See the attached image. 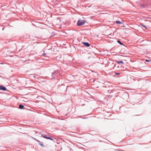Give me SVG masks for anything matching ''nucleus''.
Segmentation results:
<instances>
[{
    "label": "nucleus",
    "instance_id": "obj_2",
    "mask_svg": "<svg viewBox=\"0 0 151 151\" xmlns=\"http://www.w3.org/2000/svg\"><path fill=\"white\" fill-rule=\"evenodd\" d=\"M86 22L85 20H78L77 22V25L78 26H80L84 24Z\"/></svg>",
    "mask_w": 151,
    "mask_h": 151
},
{
    "label": "nucleus",
    "instance_id": "obj_1",
    "mask_svg": "<svg viewBox=\"0 0 151 151\" xmlns=\"http://www.w3.org/2000/svg\"><path fill=\"white\" fill-rule=\"evenodd\" d=\"M60 72L58 70H56L52 73V79H55V77H57L60 75Z\"/></svg>",
    "mask_w": 151,
    "mask_h": 151
},
{
    "label": "nucleus",
    "instance_id": "obj_12",
    "mask_svg": "<svg viewBox=\"0 0 151 151\" xmlns=\"http://www.w3.org/2000/svg\"><path fill=\"white\" fill-rule=\"evenodd\" d=\"M32 138L34 140H35L37 142V141H39L37 139H35L33 137H32Z\"/></svg>",
    "mask_w": 151,
    "mask_h": 151
},
{
    "label": "nucleus",
    "instance_id": "obj_14",
    "mask_svg": "<svg viewBox=\"0 0 151 151\" xmlns=\"http://www.w3.org/2000/svg\"><path fill=\"white\" fill-rule=\"evenodd\" d=\"M46 55V53H44L42 55Z\"/></svg>",
    "mask_w": 151,
    "mask_h": 151
},
{
    "label": "nucleus",
    "instance_id": "obj_11",
    "mask_svg": "<svg viewBox=\"0 0 151 151\" xmlns=\"http://www.w3.org/2000/svg\"><path fill=\"white\" fill-rule=\"evenodd\" d=\"M141 25H142V26H143L145 29L147 28V27H146V26L145 25H143L142 24H141Z\"/></svg>",
    "mask_w": 151,
    "mask_h": 151
},
{
    "label": "nucleus",
    "instance_id": "obj_6",
    "mask_svg": "<svg viewBox=\"0 0 151 151\" xmlns=\"http://www.w3.org/2000/svg\"><path fill=\"white\" fill-rule=\"evenodd\" d=\"M37 142L39 143V144L40 145H41L42 147H44V145L42 143V142H40L39 140V141H37Z\"/></svg>",
    "mask_w": 151,
    "mask_h": 151
},
{
    "label": "nucleus",
    "instance_id": "obj_15",
    "mask_svg": "<svg viewBox=\"0 0 151 151\" xmlns=\"http://www.w3.org/2000/svg\"><path fill=\"white\" fill-rule=\"evenodd\" d=\"M149 61V60H146V61H147V62H148V61Z\"/></svg>",
    "mask_w": 151,
    "mask_h": 151
},
{
    "label": "nucleus",
    "instance_id": "obj_10",
    "mask_svg": "<svg viewBox=\"0 0 151 151\" xmlns=\"http://www.w3.org/2000/svg\"><path fill=\"white\" fill-rule=\"evenodd\" d=\"M117 42L121 45H124V44H123L122 42H121L119 40H118L117 41Z\"/></svg>",
    "mask_w": 151,
    "mask_h": 151
},
{
    "label": "nucleus",
    "instance_id": "obj_9",
    "mask_svg": "<svg viewBox=\"0 0 151 151\" xmlns=\"http://www.w3.org/2000/svg\"><path fill=\"white\" fill-rule=\"evenodd\" d=\"M115 22L116 24H120L122 23L121 22L119 21H116Z\"/></svg>",
    "mask_w": 151,
    "mask_h": 151
},
{
    "label": "nucleus",
    "instance_id": "obj_13",
    "mask_svg": "<svg viewBox=\"0 0 151 151\" xmlns=\"http://www.w3.org/2000/svg\"><path fill=\"white\" fill-rule=\"evenodd\" d=\"M115 74L116 75H119L120 74V73H115Z\"/></svg>",
    "mask_w": 151,
    "mask_h": 151
},
{
    "label": "nucleus",
    "instance_id": "obj_8",
    "mask_svg": "<svg viewBox=\"0 0 151 151\" xmlns=\"http://www.w3.org/2000/svg\"><path fill=\"white\" fill-rule=\"evenodd\" d=\"M118 64H123L124 63L122 61H119L116 62Z\"/></svg>",
    "mask_w": 151,
    "mask_h": 151
},
{
    "label": "nucleus",
    "instance_id": "obj_4",
    "mask_svg": "<svg viewBox=\"0 0 151 151\" xmlns=\"http://www.w3.org/2000/svg\"><path fill=\"white\" fill-rule=\"evenodd\" d=\"M0 90L5 91L6 90V88L5 87L2 86H0Z\"/></svg>",
    "mask_w": 151,
    "mask_h": 151
},
{
    "label": "nucleus",
    "instance_id": "obj_3",
    "mask_svg": "<svg viewBox=\"0 0 151 151\" xmlns=\"http://www.w3.org/2000/svg\"><path fill=\"white\" fill-rule=\"evenodd\" d=\"M42 137H43L44 138H46L47 139H49L51 140H53L54 139V137H50L47 136V135H44V134H42L41 135Z\"/></svg>",
    "mask_w": 151,
    "mask_h": 151
},
{
    "label": "nucleus",
    "instance_id": "obj_7",
    "mask_svg": "<svg viewBox=\"0 0 151 151\" xmlns=\"http://www.w3.org/2000/svg\"><path fill=\"white\" fill-rule=\"evenodd\" d=\"M24 108V106L22 104H20L19 105V109H23Z\"/></svg>",
    "mask_w": 151,
    "mask_h": 151
},
{
    "label": "nucleus",
    "instance_id": "obj_5",
    "mask_svg": "<svg viewBox=\"0 0 151 151\" xmlns=\"http://www.w3.org/2000/svg\"><path fill=\"white\" fill-rule=\"evenodd\" d=\"M83 44L87 47H89L90 45V44L88 42H83Z\"/></svg>",
    "mask_w": 151,
    "mask_h": 151
}]
</instances>
